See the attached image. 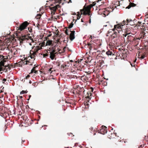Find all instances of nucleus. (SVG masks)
I'll use <instances>...</instances> for the list:
<instances>
[{
  "label": "nucleus",
  "instance_id": "412c9836",
  "mask_svg": "<svg viewBox=\"0 0 148 148\" xmlns=\"http://www.w3.org/2000/svg\"><path fill=\"white\" fill-rule=\"evenodd\" d=\"M127 23H130V22H132V20L131 19H127Z\"/></svg>",
  "mask_w": 148,
  "mask_h": 148
},
{
  "label": "nucleus",
  "instance_id": "e433bc0d",
  "mask_svg": "<svg viewBox=\"0 0 148 148\" xmlns=\"http://www.w3.org/2000/svg\"><path fill=\"white\" fill-rule=\"evenodd\" d=\"M131 22H132V23H131V25H133V23H134V22H133L132 21Z\"/></svg>",
  "mask_w": 148,
  "mask_h": 148
},
{
  "label": "nucleus",
  "instance_id": "aec40b11",
  "mask_svg": "<svg viewBox=\"0 0 148 148\" xmlns=\"http://www.w3.org/2000/svg\"><path fill=\"white\" fill-rule=\"evenodd\" d=\"M90 12H88L87 13L85 12L84 14L85 15H90Z\"/></svg>",
  "mask_w": 148,
  "mask_h": 148
},
{
  "label": "nucleus",
  "instance_id": "79ce46f5",
  "mask_svg": "<svg viewBox=\"0 0 148 148\" xmlns=\"http://www.w3.org/2000/svg\"><path fill=\"white\" fill-rule=\"evenodd\" d=\"M19 97L20 99H22L23 98V97L22 96H19Z\"/></svg>",
  "mask_w": 148,
  "mask_h": 148
},
{
  "label": "nucleus",
  "instance_id": "052dcab7",
  "mask_svg": "<svg viewBox=\"0 0 148 148\" xmlns=\"http://www.w3.org/2000/svg\"><path fill=\"white\" fill-rule=\"evenodd\" d=\"M113 128H112L111 129V130H113Z\"/></svg>",
  "mask_w": 148,
  "mask_h": 148
},
{
  "label": "nucleus",
  "instance_id": "cd10ccee",
  "mask_svg": "<svg viewBox=\"0 0 148 148\" xmlns=\"http://www.w3.org/2000/svg\"><path fill=\"white\" fill-rule=\"evenodd\" d=\"M2 71V69L1 68H0V72ZM2 72H0V74H2Z\"/></svg>",
  "mask_w": 148,
  "mask_h": 148
},
{
  "label": "nucleus",
  "instance_id": "f8f14e48",
  "mask_svg": "<svg viewBox=\"0 0 148 148\" xmlns=\"http://www.w3.org/2000/svg\"><path fill=\"white\" fill-rule=\"evenodd\" d=\"M53 69L52 68H51L48 70V73L51 74L53 71Z\"/></svg>",
  "mask_w": 148,
  "mask_h": 148
},
{
  "label": "nucleus",
  "instance_id": "13d9d810",
  "mask_svg": "<svg viewBox=\"0 0 148 148\" xmlns=\"http://www.w3.org/2000/svg\"><path fill=\"white\" fill-rule=\"evenodd\" d=\"M140 147H142V145H140Z\"/></svg>",
  "mask_w": 148,
  "mask_h": 148
},
{
  "label": "nucleus",
  "instance_id": "680f3d73",
  "mask_svg": "<svg viewBox=\"0 0 148 148\" xmlns=\"http://www.w3.org/2000/svg\"><path fill=\"white\" fill-rule=\"evenodd\" d=\"M111 27H112V26H111Z\"/></svg>",
  "mask_w": 148,
  "mask_h": 148
},
{
  "label": "nucleus",
  "instance_id": "72a5a7b5",
  "mask_svg": "<svg viewBox=\"0 0 148 148\" xmlns=\"http://www.w3.org/2000/svg\"><path fill=\"white\" fill-rule=\"evenodd\" d=\"M1 87V88H2V90L4 88V87H3V86H1V85H0V87Z\"/></svg>",
  "mask_w": 148,
  "mask_h": 148
},
{
  "label": "nucleus",
  "instance_id": "39448f33",
  "mask_svg": "<svg viewBox=\"0 0 148 148\" xmlns=\"http://www.w3.org/2000/svg\"><path fill=\"white\" fill-rule=\"evenodd\" d=\"M4 56L2 55L0 56V58H1V60L0 61V64L3 66H4L6 60L5 58H4Z\"/></svg>",
  "mask_w": 148,
  "mask_h": 148
},
{
  "label": "nucleus",
  "instance_id": "f03ea898",
  "mask_svg": "<svg viewBox=\"0 0 148 148\" xmlns=\"http://www.w3.org/2000/svg\"><path fill=\"white\" fill-rule=\"evenodd\" d=\"M32 49H33L34 50L31 51V52L32 51L33 52V53L35 55L38 52V51L40 50L42 48L39 46H36L32 47Z\"/></svg>",
  "mask_w": 148,
  "mask_h": 148
},
{
  "label": "nucleus",
  "instance_id": "4c0bfd02",
  "mask_svg": "<svg viewBox=\"0 0 148 148\" xmlns=\"http://www.w3.org/2000/svg\"><path fill=\"white\" fill-rule=\"evenodd\" d=\"M77 143H75V146H77Z\"/></svg>",
  "mask_w": 148,
  "mask_h": 148
},
{
  "label": "nucleus",
  "instance_id": "7ed1b4c3",
  "mask_svg": "<svg viewBox=\"0 0 148 148\" xmlns=\"http://www.w3.org/2000/svg\"><path fill=\"white\" fill-rule=\"evenodd\" d=\"M55 47L56 45H55L51 49L52 51L51 53H50V56L49 57L52 60H53L54 59L55 56L53 53L56 51V50L55 49Z\"/></svg>",
  "mask_w": 148,
  "mask_h": 148
},
{
  "label": "nucleus",
  "instance_id": "de8ad7c7",
  "mask_svg": "<svg viewBox=\"0 0 148 148\" xmlns=\"http://www.w3.org/2000/svg\"><path fill=\"white\" fill-rule=\"evenodd\" d=\"M93 129V127H92V128L91 127V130H92Z\"/></svg>",
  "mask_w": 148,
  "mask_h": 148
},
{
  "label": "nucleus",
  "instance_id": "9d476101",
  "mask_svg": "<svg viewBox=\"0 0 148 148\" xmlns=\"http://www.w3.org/2000/svg\"><path fill=\"white\" fill-rule=\"evenodd\" d=\"M106 53L108 56H111L112 55H114V54L112 53V52L110 51H108L106 52Z\"/></svg>",
  "mask_w": 148,
  "mask_h": 148
},
{
  "label": "nucleus",
  "instance_id": "f257e3e1",
  "mask_svg": "<svg viewBox=\"0 0 148 148\" xmlns=\"http://www.w3.org/2000/svg\"><path fill=\"white\" fill-rule=\"evenodd\" d=\"M28 25V23L27 21H25L22 23L19 27H18V29L21 31H22L26 28Z\"/></svg>",
  "mask_w": 148,
  "mask_h": 148
},
{
  "label": "nucleus",
  "instance_id": "4d7b16f0",
  "mask_svg": "<svg viewBox=\"0 0 148 148\" xmlns=\"http://www.w3.org/2000/svg\"><path fill=\"white\" fill-rule=\"evenodd\" d=\"M3 95H2V96H1L2 97H3Z\"/></svg>",
  "mask_w": 148,
  "mask_h": 148
},
{
  "label": "nucleus",
  "instance_id": "a19ab883",
  "mask_svg": "<svg viewBox=\"0 0 148 148\" xmlns=\"http://www.w3.org/2000/svg\"><path fill=\"white\" fill-rule=\"evenodd\" d=\"M32 83V81L31 80H29V84H31Z\"/></svg>",
  "mask_w": 148,
  "mask_h": 148
},
{
  "label": "nucleus",
  "instance_id": "7c9ffc66",
  "mask_svg": "<svg viewBox=\"0 0 148 148\" xmlns=\"http://www.w3.org/2000/svg\"><path fill=\"white\" fill-rule=\"evenodd\" d=\"M30 77V75H28L26 77V79H27V78H29Z\"/></svg>",
  "mask_w": 148,
  "mask_h": 148
},
{
  "label": "nucleus",
  "instance_id": "ea45409f",
  "mask_svg": "<svg viewBox=\"0 0 148 148\" xmlns=\"http://www.w3.org/2000/svg\"><path fill=\"white\" fill-rule=\"evenodd\" d=\"M90 38H91V39L92 38V36H90Z\"/></svg>",
  "mask_w": 148,
  "mask_h": 148
},
{
  "label": "nucleus",
  "instance_id": "338daca9",
  "mask_svg": "<svg viewBox=\"0 0 148 148\" xmlns=\"http://www.w3.org/2000/svg\"><path fill=\"white\" fill-rule=\"evenodd\" d=\"M118 33L119 32V31H117V32Z\"/></svg>",
  "mask_w": 148,
  "mask_h": 148
},
{
  "label": "nucleus",
  "instance_id": "4468645a",
  "mask_svg": "<svg viewBox=\"0 0 148 148\" xmlns=\"http://www.w3.org/2000/svg\"><path fill=\"white\" fill-rule=\"evenodd\" d=\"M67 66L69 67V65L66 64V63H65V64L64 63V65L62 64L61 65V66L63 68H65Z\"/></svg>",
  "mask_w": 148,
  "mask_h": 148
},
{
  "label": "nucleus",
  "instance_id": "20e7f679",
  "mask_svg": "<svg viewBox=\"0 0 148 148\" xmlns=\"http://www.w3.org/2000/svg\"><path fill=\"white\" fill-rule=\"evenodd\" d=\"M102 128L101 129L99 133L103 134L107 133L108 131L107 127L103 125L102 126Z\"/></svg>",
  "mask_w": 148,
  "mask_h": 148
},
{
  "label": "nucleus",
  "instance_id": "864d4df0",
  "mask_svg": "<svg viewBox=\"0 0 148 148\" xmlns=\"http://www.w3.org/2000/svg\"><path fill=\"white\" fill-rule=\"evenodd\" d=\"M89 22H90V23H91V20H90H90Z\"/></svg>",
  "mask_w": 148,
  "mask_h": 148
},
{
  "label": "nucleus",
  "instance_id": "ddd939ff",
  "mask_svg": "<svg viewBox=\"0 0 148 148\" xmlns=\"http://www.w3.org/2000/svg\"><path fill=\"white\" fill-rule=\"evenodd\" d=\"M131 6H130V5H129L126 7V8L129 9L130 8L131 6L134 7L135 6V4L134 3H131Z\"/></svg>",
  "mask_w": 148,
  "mask_h": 148
},
{
  "label": "nucleus",
  "instance_id": "423d86ee",
  "mask_svg": "<svg viewBox=\"0 0 148 148\" xmlns=\"http://www.w3.org/2000/svg\"><path fill=\"white\" fill-rule=\"evenodd\" d=\"M71 33L70 34L69 38L71 41H72L75 38V31L74 30L71 31Z\"/></svg>",
  "mask_w": 148,
  "mask_h": 148
},
{
  "label": "nucleus",
  "instance_id": "5701e85b",
  "mask_svg": "<svg viewBox=\"0 0 148 148\" xmlns=\"http://www.w3.org/2000/svg\"><path fill=\"white\" fill-rule=\"evenodd\" d=\"M7 80L6 79L4 78L2 81V82L4 83Z\"/></svg>",
  "mask_w": 148,
  "mask_h": 148
},
{
  "label": "nucleus",
  "instance_id": "774afa93",
  "mask_svg": "<svg viewBox=\"0 0 148 148\" xmlns=\"http://www.w3.org/2000/svg\"><path fill=\"white\" fill-rule=\"evenodd\" d=\"M147 18H148V17H147Z\"/></svg>",
  "mask_w": 148,
  "mask_h": 148
},
{
  "label": "nucleus",
  "instance_id": "58836bf2",
  "mask_svg": "<svg viewBox=\"0 0 148 148\" xmlns=\"http://www.w3.org/2000/svg\"><path fill=\"white\" fill-rule=\"evenodd\" d=\"M28 97H29V98H30L31 97V95H29Z\"/></svg>",
  "mask_w": 148,
  "mask_h": 148
},
{
  "label": "nucleus",
  "instance_id": "c756f323",
  "mask_svg": "<svg viewBox=\"0 0 148 148\" xmlns=\"http://www.w3.org/2000/svg\"><path fill=\"white\" fill-rule=\"evenodd\" d=\"M88 45L89 46V49H90V48L91 47V44L88 43Z\"/></svg>",
  "mask_w": 148,
  "mask_h": 148
},
{
  "label": "nucleus",
  "instance_id": "3c124183",
  "mask_svg": "<svg viewBox=\"0 0 148 148\" xmlns=\"http://www.w3.org/2000/svg\"><path fill=\"white\" fill-rule=\"evenodd\" d=\"M3 91H2V90H1V92H3Z\"/></svg>",
  "mask_w": 148,
  "mask_h": 148
},
{
  "label": "nucleus",
  "instance_id": "c85d7f7f",
  "mask_svg": "<svg viewBox=\"0 0 148 148\" xmlns=\"http://www.w3.org/2000/svg\"><path fill=\"white\" fill-rule=\"evenodd\" d=\"M95 5V4L94 3H93L92 4H91V7H93Z\"/></svg>",
  "mask_w": 148,
  "mask_h": 148
},
{
  "label": "nucleus",
  "instance_id": "0e129e2a",
  "mask_svg": "<svg viewBox=\"0 0 148 148\" xmlns=\"http://www.w3.org/2000/svg\"><path fill=\"white\" fill-rule=\"evenodd\" d=\"M71 62H73V61H72V60H71Z\"/></svg>",
  "mask_w": 148,
  "mask_h": 148
},
{
  "label": "nucleus",
  "instance_id": "a211bd4d",
  "mask_svg": "<svg viewBox=\"0 0 148 148\" xmlns=\"http://www.w3.org/2000/svg\"><path fill=\"white\" fill-rule=\"evenodd\" d=\"M27 91H25V90H22V91H21L20 92V94H23L25 93H27Z\"/></svg>",
  "mask_w": 148,
  "mask_h": 148
},
{
  "label": "nucleus",
  "instance_id": "4be33fe9",
  "mask_svg": "<svg viewBox=\"0 0 148 148\" xmlns=\"http://www.w3.org/2000/svg\"><path fill=\"white\" fill-rule=\"evenodd\" d=\"M81 16V14H80L79 13V15L77 17V19H79L80 18Z\"/></svg>",
  "mask_w": 148,
  "mask_h": 148
},
{
  "label": "nucleus",
  "instance_id": "09e8293b",
  "mask_svg": "<svg viewBox=\"0 0 148 148\" xmlns=\"http://www.w3.org/2000/svg\"><path fill=\"white\" fill-rule=\"evenodd\" d=\"M107 26V25H104V27H106Z\"/></svg>",
  "mask_w": 148,
  "mask_h": 148
},
{
  "label": "nucleus",
  "instance_id": "0eeeda50",
  "mask_svg": "<svg viewBox=\"0 0 148 148\" xmlns=\"http://www.w3.org/2000/svg\"><path fill=\"white\" fill-rule=\"evenodd\" d=\"M118 32L117 31H113L112 34H110L113 39L117 37Z\"/></svg>",
  "mask_w": 148,
  "mask_h": 148
},
{
  "label": "nucleus",
  "instance_id": "37998d69",
  "mask_svg": "<svg viewBox=\"0 0 148 148\" xmlns=\"http://www.w3.org/2000/svg\"><path fill=\"white\" fill-rule=\"evenodd\" d=\"M22 143H23V142H25V140H22Z\"/></svg>",
  "mask_w": 148,
  "mask_h": 148
},
{
  "label": "nucleus",
  "instance_id": "49530a36",
  "mask_svg": "<svg viewBox=\"0 0 148 148\" xmlns=\"http://www.w3.org/2000/svg\"><path fill=\"white\" fill-rule=\"evenodd\" d=\"M29 99H30V98H29L28 99H27V101H29Z\"/></svg>",
  "mask_w": 148,
  "mask_h": 148
},
{
  "label": "nucleus",
  "instance_id": "2eb2a0df",
  "mask_svg": "<svg viewBox=\"0 0 148 148\" xmlns=\"http://www.w3.org/2000/svg\"><path fill=\"white\" fill-rule=\"evenodd\" d=\"M41 15L40 14H37L36 17V18L37 19H39L41 17Z\"/></svg>",
  "mask_w": 148,
  "mask_h": 148
},
{
  "label": "nucleus",
  "instance_id": "69168bd1",
  "mask_svg": "<svg viewBox=\"0 0 148 148\" xmlns=\"http://www.w3.org/2000/svg\"><path fill=\"white\" fill-rule=\"evenodd\" d=\"M118 33L119 32V31H117V32Z\"/></svg>",
  "mask_w": 148,
  "mask_h": 148
},
{
  "label": "nucleus",
  "instance_id": "bf43d9fd",
  "mask_svg": "<svg viewBox=\"0 0 148 148\" xmlns=\"http://www.w3.org/2000/svg\"><path fill=\"white\" fill-rule=\"evenodd\" d=\"M114 134L116 135V133H114Z\"/></svg>",
  "mask_w": 148,
  "mask_h": 148
},
{
  "label": "nucleus",
  "instance_id": "9b49d317",
  "mask_svg": "<svg viewBox=\"0 0 148 148\" xmlns=\"http://www.w3.org/2000/svg\"><path fill=\"white\" fill-rule=\"evenodd\" d=\"M52 41L49 40H47L46 42V45H50L52 44Z\"/></svg>",
  "mask_w": 148,
  "mask_h": 148
},
{
  "label": "nucleus",
  "instance_id": "dca6fc26",
  "mask_svg": "<svg viewBox=\"0 0 148 148\" xmlns=\"http://www.w3.org/2000/svg\"><path fill=\"white\" fill-rule=\"evenodd\" d=\"M73 22H71L70 23V24L69 26V27H68L69 28V29H70V28H71L73 27Z\"/></svg>",
  "mask_w": 148,
  "mask_h": 148
},
{
  "label": "nucleus",
  "instance_id": "5fc2aeb1",
  "mask_svg": "<svg viewBox=\"0 0 148 148\" xmlns=\"http://www.w3.org/2000/svg\"><path fill=\"white\" fill-rule=\"evenodd\" d=\"M47 126V125H44L43 126ZM43 127V126H42V127Z\"/></svg>",
  "mask_w": 148,
  "mask_h": 148
},
{
  "label": "nucleus",
  "instance_id": "bb28decb",
  "mask_svg": "<svg viewBox=\"0 0 148 148\" xmlns=\"http://www.w3.org/2000/svg\"><path fill=\"white\" fill-rule=\"evenodd\" d=\"M26 62H27V60L26 61H24V62H23V63L21 64H23H23H25L24 63H25Z\"/></svg>",
  "mask_w": 148,
  "mask_h": 148
},
{
  "label": "nucleus",
  "instance_id": "a878e982",
  "mask_svg": "<svg viewBox=\"0 0 148 148\" xmlns=\"http://www.w3.org/2000/svg\"><path fill=\"white\" fill-rule=\"evenodd\" d=\"M67 38V40H66L67 42H68V41H69V40L68 38ZM66 40H64V43H65V42L66 43Z\"/></svg>",
  "mask_w": 148,
  "mask_h": 148
},
{
  "label": "nucleus",
  "instance_id": "393cba45",
  "mask_svg": "<svg viewBox=\"0 0 148 148\" xmlns=\"http://www.w3.org/2000/svg\"><path fill=\"white\" fill-rule=\"evenodd\" d=\"M65 33L67 35L69 36V33L67 31V30H66V31H65Z\"/></svg>",
  "mask_w": 148,
  "mask_h": 148
},
{
  "label": "nucleus",
  "instance_id": "6e6552de",
  "mask_svg": "<svg viewBox=\"0 0 148 148\" xmlns=\"http://www.w3.org/2000/svg\"><path fill=\"white\" fill-rule=\"evenodd\" d=\"M126 23L127 22H126L125 21H124L123 22V23H121L119 24L118 28L122 29V28H123V25H125V23Z\"/></svg>",
  "mask_w": 148,
  "mask_h": 148
},
{
  "label": "nucleus",
  "instance_id": "f704fd0d",
  "mask_svg": "<svg viewBox=\"0 0 148 148\" xmlns=\"http://www.w3.org/2000/svg\"><path fill=\"white\" fill-rule=\"evenodd\" d=\"M31 40L32 42H34V40H33V39L31 38Z\"/></svg>",
  "mask_w": 148,
  "mask_h": 148
},
{
  "label": "nucleus",
  "instance_id": "8fccbe9b",
  "mask_svg": "<svg viewBox=\"0 0 148 148\" xmlns=\"http://www.w3.org/2000/svg\"><path fill=\"white\" fill-rule=\"evenodd\" d=\"M137 26L138 27V26H139L140 27V25H137Z\"/></svg>",
  "mask_w": 148,
  "mask_h": 148
},
{
  "label": "nucleus",
  "instance_id": "e2e57ef3",
  "mask_svg": "<svg viewBox=\"0 0 148 148\" xmlns=\"http://www.w3.org/2000/svg\"><path fill=\"white\" fill-rule=\"evenodd\" d=\"M46 129V128H45V129H44V130H45Z\"/></svg>",
  "mask_w": 148,
  "mask_h": 148
},
{
  "label": "nucleus",
  "instance_id": "a18cd8bd",
  "mask_svg": "<svg viewBox=\"0 0 148 148\" xmlns=\"http://www.w3.org/2000/svg\"><path fill=\"white\" fill-rule=\"evenodd\" d=\"M81 21H82V22H84V21H83V20L82 19H81Z\"/></svg>",
  "mask_w": 148,
  "mask_h": 148
},
{
  "label": "nucleus",
  "instance_id": "2f4dec72",
  "mask_svg": "<svg viewBox=\"0 0 148 148\" xmlns=\"http://www.w3.org/2000/svg\"><path fill=\"white\" fill-rule=\"evenodd\" d=\"M141 23H142L141 22H140V21L138 22V23L139 24H140L141 25Z\"/></svg>",
  "mask_w": 148,
  "mask_h": 148
},
{
  "label": "nucleus",
  "instance_id": "f3484780",
  "mask_svg": "<svg viewBox=\"0 0 148 148\" xmlns=\"http://www.w3.org/2000/svg\"><path fill=\"white\" fill-rule=\"evenodd\" d=\"M113 29H112L111 30H109L108 31V33H107L109 35H110L111 34H112V31H113Z\"/></svg>",
  "mask_w": 148,
  "mask_h": 148
},
{
  "label": "nucleus",
  "instance_id": "c9c22d12",
  "mask_svg": "<svg viewBox=\"0 0 148 148\" xmlns=\"http://www.w3.org/2000/svg\"><path fill=\"white\" fill-rule=\"evenodd\" d=\"M66 64H67L68 65H69L70 66V64H69V62H67Z\"/></svg>",
  "mask_w": 148,
  "mask_h": 148
},
{
  "label": "nucleus",
  "instance_id": "1a4fd4ad",
  "mask_svg": "<svg viewBox=\"0 0 148 148\" xmlns=\"http://www.w3.org/2000/svg\"><path fill=\"white\" fill-rule=\"evenodd\" d=\"M58 7H59V6L58 5H57L55 6L51 7L50 9L52 10L53 11L55 12L56 10L58 8Z\"/></svg>",
  "mask_w": 148,
  "mask_h": 148
},
{
  "label": "nucleus",
  "instance_id": "c03bdc74",
  "mask_svg": "<svg viewBox=\"0 0 148 148\" xmlns=\"http://www.w3.org/2000/svg\"><path fill=\"white\" fill-rule=\"evenodd\" d=\"M29 45H31V46H32V44H31V42H30V43H29Z\"/></svg>",
  "mask_w": 148,
  "mask_h": 148
},
{
  "label": "nucleus",
  "instance_id": "6ab92c4d",
  "mask_svg": "<svg viewBox=\"0 0 148 148\" xmlns=\"http://www.w3.org/2000/svg\"><path fill=\"white\" fill-rule=\"evenodd\" d=\"M25 64H29V65H32V64L29 61H27V62L25 63H24Z\"/></svg>",
  "mask_w": 148,
  "mask_h": 148
},
{
  "label": "nucleus",
  "instance_id": "603ef678",
  "mask_svg": "<svg viewBox=\"0 0 148 148\" xmlns=\"http://www.w3.org/2000/svg\"><path fill=\"white\" fill-rule=\"evenodd\" d=\"M130 64H131V65L132 66H133V65H132V63H130Z\"/></svg>",
  "mask_w": 148,
  "mask_h": 148
},
{
  "label": "nucleus",
  "instance_id": "6e6d98bb",
  "mask_svg": "<svg viewBox=\"0 0 148 148\" xmlns=\"http://www.w3.org/2000/svg\"><path fill=\"white\" fill-rule=\"evenodd\" d=\"M130 36H127V38H128V37H130Z\"/></svg>",
  "mask_w": 148,
  "mask_h": 148
},
{
  "label": "nucleus",
  "instance_id": "473e14b6",
  "mask_svg": "<svg viewBox=\"0 0 148 148\" xmlns=\"http://www.w3.org/2000/svg\"><path fill=\"white\" fill-rule=\"evenodd\" d=\"M30 57L31 58V59H33V58H34V57H33V56H30Z\"/></svg>",
  "mask_w": 148,
  "mask_h": 148
},
{
  "label": "nucleus",
  "instance_id": "b1692460",
  "mask_svg": "<svg viewBox=\"0 0 148 148\" xmlns=\"http://www.w3.org/2000/svg\"><path fill=\"white\" fill-rule=\"evenodd\" d=\"M145 57V56L144 55H142L140 57V58L141 59H143Z\"/></svg>",
  "mask_w": 148,
  "mask_h": 148
}]
</instances>
